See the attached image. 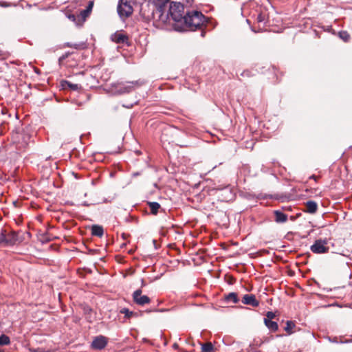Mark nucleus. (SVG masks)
Segmentation results:
<instances>
[{
	"label": "nucleus",
	"instance_id": "7",
	"mask_svg": "<svg viewBox=\"0 0 352 352\" xmlns=\"http://www.w3.org/2000/svg\"><path fill=\"white\" fill-rule=\"evenodd\" d=\"M107 344V338L103 336H98L94 338L91 347L94 349L101 350Z\"/></svg>",
	"mask_w": 352,
	"mask_h": 352
},
{
	"label": "nucleus",
	"instance_id": "26",
	"mask_svg": "<svg viewBox=\"0 0 352 352\" xmlns=\"http://www.w3.org/2000/svg\"><path fill=\"white\" fill-rule=\"evenodd\" d=\"M120 313L124 314L125 317L127 318H131L134 314L133 311H129L126 308L122 309L120 310Z\"/></svg>",
	"mask_w": 352,
	"mask_h": 352
},
{
	"label": "nucleus",
	"instance_id": "20",
	"mask_svg": "<svg viewBox=\"0 0 352 352\" xmlns=\"http://www.w3.org/2000/svg\"><path fill=\"white\" fill-rule=\"evenodd\" d=\"M201 344V352H212L214 346L211 342H206Z\"/></svg>",
	"mask_w": 352,
	"mask_h": 352
},
{
	"label": "nucleus",
	"instance_id": "6",
	"mask_svg": "<svg viewBox=\"0 0 352 352\" xmlns=\"http://www.w3.org/2000/svg\"><path fill=\"white\" fill-rule=\"evenodd\" d=\"M133 300L134 302L141 306L148 304L151 302V299L148 296L142 295V289H137L133 292Z\"/></svg>",
	"mask_w": 352,
	"mask_h": 352
},
{
	"label": "nucleus",
	"instance_id": "5",
	"mask_svg": "<svg viewBox=\"0 0 352 352\" xmlns=\"http://www.w3.org/2000/svg\"><path fill=\"white\" fill-rule=\"evenodd\" d=\"M133 12L132 6L126 1L123 2L120 0L118 5V13L122 19L129 17Z\"/></svg>",
	"mask_w": 352,
	"mask_h": 352
},
{
	"label": "nucleus",
	"instance_id": "27",
	"mask_svg": "<svg viewBox=\"0 0 352 352\" xmlns=\"http://www.w3.org/2000/svg\"><path fill=\"white\" fill-rule=\"evenodd\" d=\"M275 317V314L272 311H267L266 314V318L265 319H269L272 320Z\"/></svg>",
	"mask_w": 352,
	"mask_h": 352
},
{
	"label": "nucleus",
	"instance_id": "30",
	"mask_svg": "<svg viewBox=\"0 0 352 352\" xmlns=\"http://www.w3.org/2000/svg\"><path fill=\"white\" fill-rule=\"evenodd\" d=\"M67 56V55H63V56H62L59 58V60H62L65 59Z\"/></svg>",
	"mask_w": 352,
	"mask_h": 352
},
{
	"label": "nucleus",
	"instance_id": "3",
	"mask_svg": "<svg viewBox=\"0 0 352 352\" xmlns=\"http://www.w3.org/2000/svg\"><path fill=\"white\" fill-rule=\"evenodd\" d=\"M3 241L2 247H10L21 243L22 239H20L17 232L14 230L8 232L7 230L4 229Z\"/></svg>",
	"mask_w": 352,
	"mask_h": 352
},
{
	"label": "nucleus",
	"instance_id": "21",
	"mask_svg": "<svg viewBox=\"0 0 352 352\" xmlns=\"http://www.w3.org/2000/svg\"><path fill=\"white\" fill-rule=\"evenodd\" d=\"M85 44L83 43H66L64 44V46L72 47L76 50L82 49L84 48Z\"/></svg>",
	"mask_w": 352,
	"mask_h": 352
},
{
	"label": "nucleus",
	"instance_id": "13",
	"mask_svg": "<svg viewBox=\"0 0 352 352\" xmlns=\"http://www.w3.org/2000/svg\"><path fill=\"white\" fill-rule=\"evenodd\" d=\"M275 221L277 223H285L287 221V215L280 210H275L274 212Z\"/></svg>",
	"mask_w": 352,
	"mask_h": 352
},
{
	"label": "nucleus",
	"instance_id": "24",
	"mask_svg": "<svg viewBox=\"0 0 352 352\" xmlns=\"http://www.w3.org/2000/svg\"><path fill=\"white\" fill-rule=\"evenodd\" d=\"M338 36L344 42H348L350 39V35L346 31L339 32Z\"/></svg>",
	"mask_w": 352,
	"mask_h": 352
},
{
	"label": "nucleus",
	"instance_id": "16",
	"mask_svg": "<svg viewBox=\"0 0 352 352\" xmlns=\"http://www.w3.org/2000/svg\"><path fill=\"white\" fill-rule=\"evenodd\" d=\"M264 322L266 327L272 331H276L278 329L276 322L270 320L269 319H264Z\"/></svg>",
	"mask_w": 352,
	"mask_h": 352
},
{
	"label": "nucleus",
	"instance_id": "1",
	"mask_svg": "<svg viewBox=\"0 0 352 352\" xmlns=\"http://www.w3.org/2000/svg\"><path fill=\"white\" fill-rule=\"evenodd\" d=\"M206 23V17L201 12L191 10L186 12L182 24L185 30L195 31L202 29Z\"/></svg>",
	"mask_w": 352,
	"mask_h": 352
},
{
	"label": "nucleus",
	"instance_id": "35",
	"mask_svg": "<svg viewBox=\"0 0 352 352\" xmlns=\"http://www.w3.org/2000/svg\"><path fill=\"white\" fill-rule=\"evenodd\" d=\"M201 36H204V32H201Z\"/></svg>",
	"mask_w": 352,
	"mask_h": 352
},
{
	"label": "nucleus",
	"instance_id": "12",
	"mask_svg": "<svg viewBox=\"0 0 352 352\" xmlns=\"http://www.w3.org/2000/svg\"><path fill=\"white\" fill-rule=\"evenodd\" d=\"M61 85L64 89H69L73 91H78L82 89V86L79 84L72 83L67 80H63Z\"/></svg>",
	"mask_w": 352,
	"mask_h": 352
},
{
	"label": "nucleus",
	"instance_id": "19",
	"mask_svg": "<svg viewBox=\"0 0 352 352\" xmlns=\"http://www.w3.org/2000/svg\"><path fill=\"white\" fill-rule=\"evenodd\" d=\"M68 19L74 22L77 25H82L84 22H81L80 14L76 16L74 14H69L67 15Z\"/></svg>",
	"mask_w": 352,
	"mask_h": 352
},
{
	"label": "nucleus",
	"instance_id": "11",
	"mask_svg": "<svg viewBox=\"0 0 352 352\" xmlns=\"http://www.w3.org/2000/svg\"><path fill=\"white\" fill-rule=\"evenodd\" d=\"M93 7H94V1H90L88 3L87 8L80 11L79 14H80V17L81 19H80L81 22L85 21L87 17L90 14Z\"/></svg>",
	"mask_w": 352,
	"mask_h": 352
},
{
	"label": "nucleus",
	"instance_id": "2",
	"mask_svg": "<svg viewBox=\"0 0 352 352\" xmlns=\"http://www.w3.org/2000/svg\"><path fill=\"white\" fill-rule=\"evenodd\" d=\"M169 14L173 21L182 23L186 14L184 5L179 2L172 1L170 4Z\"/></svg>",
	"mask_w": 352,
	"mask_h": 352
},
{
	"label": "nucleus",
	"instance_id": "28",
	"mask_svg": "<svg viewBox=\"0 0 352 352\" xmlns=\"http://www.w3.org/2000/svg\"><path fill=\"white\" fill-rule=\"evenodd\" d=\"M4 233V229H1L0 230V245L2 246L3 244V235Z\"/></svg>",
	"mask_w": 352,
	"mask_h": 352
},
{
	"label": "nucleus",
	"instance_id": "14",
	"mask_svg": "<svg viewBox=\"0 0 352 352\" xmlns=\"http://www.w3.org/2000/svg\"><path fill=\"white\" fill-rule=\"evenodd\" d=\"M306 212L314 214L318 210V205L314 201H308L305 204Z\"/></svg>",
	"mask_w": 352,
	"mask_h": 352
},
{
	"label": "nucleus",
	"instance_id": "9",
	"mask_svg": "<svg viewBox=\"0 0 352 352\" xmlns=\"http://www.w3.org/2000/svg\"><path fill=\"white\" fill-rule=\"evenodd\" d=\"M242 302L244 305H251L254 307H257L259 305L258 300H256V296L253 294H245L243 297Z\"/></svg>",
	"mask_w": 352,
	"mask_h": 352
},
{
	"label": "nucleus",
	"instance_id": "4",
	"mask_svg": "<svg viewBox=\"0 0 352 352\" xmlns=\"http://www.w3.org/2000/svg\"><path fill=\"white\" fill-rule=\"evenodd\" d=\"M329 239L327 238L316 239L311 245L310 250L317 254H326L329 251Z\"/></svg>",
	"mask_w": 352,
	"mask_h": 352
},
{
	"label": "nucleus",
	"instance_id": "18",
	"mask_svg": "<svg viewBox=\"0 0 352 352\" xmlns=\"http://www.w3.org/2000/svg\"><path fill=\"white\" fill-rule=\"evenodd\" d=\"M225 300L227 302H232L233 303H237L239 301L237 294L235 292H231L226 295Z\"/></svg>",
	"mask_w": 352,
	"mask_h": 352
},
{
	"label": "nucleus",
	"instance_id": "25",
	"mask_svg": "<svg viewBox=\"0 0 352 352\" xmlns=\"http://www.w3.org/2000/svg\"><path fill=\"white\" fill-rule=\"evenodd\" d=\"M170 0H153V3L160 8H163Z\"/></svg>",
	"mask_w": 352,
	"mask_h": 352
},
{
	"label": "nucleus",
	"instance_id": "17",
	"mask_svg": "<svg viewBox=\"0 0 352 352\" xmlns=\"http://www.w3.org/2000/svg\"><path fill=\"white\" fill-rule=\"evenodd\" d=\"M147 204L153 214H157L158 213V210L160 208V204L159 203L155 201H148Z\"/></svg>",
	"mask_w": 352,
	"mask_h": 352
},
{
	"label": "nucleus",
	"instance_id": "34",
	"mask_svg": "<svg viewBox=\"0 0 352 352\" xmlns=\"http://www.w3.org/2000/svg\"><path fill=\"white\" fill-rule=\"evenodd\" d=\"M351 342V340H346V341H344V342L347 343V342Z\"/></svg>",
	"mask_w": 352,
	"mask_h": 352
},
{
	"label": "nucleus",
	"instance_id": "22",
	"mask_svg": "<svg viewBox=\"0 0 352 352\" xmlns=\"http://www.w3.org/2000/svg\"><path fill=\"white\" fill-rule=\"evenodd\" d=\"M296 327L295 323L293 321H287L286 323V327H285V330L289 333L291 334L293 333V329Z\"/></svg>",
	"mask_w": 352,
	"mask_h": 352
},
{
	"label": "nucleus",
	"instance_id": "8",
	"mask_svg": "<svg viewBox=\"0 0 352 352\" xmlns=\"http://www.w3.org/2000/svg\"><path fill=\"white\" fill-rule=\"evenodd\" d=\"M128 85H120L119 89L118 90L119 94H124L129 93L133 91L135 87H140L142 85V82L140 80L132 81L128 82Z\"/></svg>",
	"mask_w": 352,
	"mask_h": 352
},
{
	"label": "nucleus",
	"instance_id": "36",
	"mask_svg": "<svg viewBox=\"0 0 352 352\" xmlns=\"http://www.w3.org/2000/svg\"><path fill=\"white\" fill-rule=\"evenodd\" d=\"M0 352H3V351L0 350Z\"/></svg>",
	"mask_w": 352,
	"mask_h": 352
},
{
	"label": "nucleus",
	"instance_id": "33",
	"mask_svg": "<svg viewBox=\"0 0 352 352\" xmlns=\"http://www.w3.org/2000/svg\"><path fill=\"white\" fill-rule=\"evenodd\" d=\"M144 285H145V284H144V280L142 279V286L143 287V286H144Z\"/></svg>",
	"mask_w": 352,
	"mask_h": 352
},
{
	"label": "nucleus",
	"instance_id": "23",
	"mask_svg": "<svg viewBox=\"0 0 352 352\" xmlns=\"http://www.w3.org/2000/svg\"><path fill=\"white\" fill-rule=\"evenodd\" d=\"M10 342V338L4 334L0 336V346L8 345Z\"/></svg>",
	"mask_w": 352,
	"mask_h": 352
},
{
	"label": "nucleus",
	"instance_id": "31",
	"mask_svg": "<svg viewBox=\"0 0 352 352\" xmlns=\"http://www.w3.org/2000/svg\"><path fill=\"white\" fill-rule=\"evenodd\" d=\"M258 21H263L262 16L261 14L258 15Z\"/></svg>",
	"mask_w": 352,
	"mask_h": 352
},
{
	"label": "nucleus",
	"instance_id": "10",
	"mask_svg": "<svg viewBox=\"0 0 352 352\" xmlns=\"http://www.w3.org/2000/svg\"><path fill=\"white\" fill-rule=\"evenodd\" d=\"M111 40L116 43L124 44L127 43L129 38L124 34L116 32L111 35Z\"/></svg>",
	"mask_w": 352,
	"mask_h": 352
},
{
	"label": "nucleus",
	"instance_id": "29",
	"mask_svg": "<svg viewBox=\"0 0 352 352\" xmlns=\"http://www.w3.org/2000/svg\"><path fill=\"white\" fill-rule=\"evenodd\" d=\"M242 76H250V72L248 70L243 71L241 74Z\"/></svg>",
	"mask_w": 352,
	"mask_h": 352
},
{
	"label": "nucleus",
	"instance_id": "15",
	"mask_svg": "<svg viewBox=\"0 0 352 352\" xmlns=\"http://www.w3.org/2000/svg\"><path fill=\"white\" fill-rule=\"evenodd\" d=\"M91 234L98 237H102L104 234V230L101 226L94 225L91 227Z\"/></svg>",
	"mask_w": 352,
	"mask_h": 352
},
{
	"label": "nucleus",
	"instance_id": "32",
	"mask_svg": "<svg viewBox=\"0 0 352 352\" xmlns=\"http://www.w3.org/2000/svg\"><path fill=\"white\" fill-rule=\"evenodd\" d=\"M310 179H313L314 180H316L317 177L316 175H313L312 176L310 177Z\"/></svg>",
	"mask_w": 352,
	"mask_h": 352
}]
</instances>
